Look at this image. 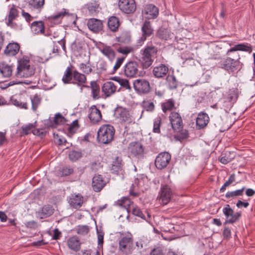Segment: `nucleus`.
I'll use <instances>...</instances> for the list:
<instances>
[{
  "mask_svg": "<svg viewBox=\"0 0 255 255\" xmlns=\"http://www.w3.org/2000/svg\"><path fill=\"white\" fill-rule=\"evenodd\" d=\"M62 80L65 84L72 83L80 87L81 92L83 88L89 87L85 85L87 83V77L85 74L80 73L76 70L72 71L70 67L66 68Z\"/></svg>",
  "mask_w": 255,
  "mask_h": 255,
  "instance_id": "obj_1",
  "label": "nucleus"
},
{
  "mask_svg": "<svg viewBox=\"0 0 255 255\" xmlns=\"http://www.w3.org/2000/svg\"><path fill=\"white\" fill-rule=\"evenodd\" d=\"M157 51V48L153 45L146 46L140 50L139 60L143 69H147L152 65Z\"/></svg>",
  "mask_w": 255,
  "mask_h": 255,
  "instance_id": "obj_2",
  "label": "nucleus"
},
{
  "mask_svg": "<svg viewBox=\"0 0 255 255\" xmlns=\"http://www.w3.org/2000/svg\"><path fill=\"white\" fill-rule=\"evenodd\" d=\"M115 129L111 125H104L98 131L97 138L99 142L104 144L110 143L114 139Z\"/></svg>",
  "mask_w": 255,
  "mask_h": 255,
  "instance_id": "obj_3",
  "label": "nucleus"
},
{
  "mask_svg": "<svg viewBox=\"0 0 255 255\" xmlns=\"http://www.w3.org/2000/svg\"><path fill=\"white\" fill-rule=\"evenodd\" d=\"M119 250L126 255L132 254L133 244L132 235L130 233L122 234L119 240Z\"/></svg>",
  "mask_w": 255,
  "mask_h": 255,
  "instance_id": "obj_4",
  "label": "nucleus"
},
{
  "mask_svg": "<svg viewBox=\"0 0 255 255\" xmlns=\"http://www.w3.org/2000/svg\"><path fill=\"white\" fill-rule=\"evenodd\" d=\"M16 76L20 77H29L33 75L35 70L33 66L29 64V60L27 57H23L18 62Z\"/></svg>",
  "mask_w": 255,
  "mask_h": 255,
  "instance_id": "obj_5",
  "label": "nucleus"
},
{
  "mask_svg": "<svg viewBox=\"0 0 255 255\" xmlns=\"http://www.w3.org/2000/svg\"><path fill=\"white\" fill-rule=\"evenodd\" d=\"M239 57V55H238ZM240 57L235 60L231 57H227L220 62V67L229 73H234L235 71L239 70L240 62Z\"/></svg>",
  "mask_w": 255,
  "mask_h": 255,
  "instance_id": "obj_6",
  "label": "nucleus"
},
{
  "mask_svg": "<svg viewBox=\"0 0 255 255\" xmlns=\"http://www.w3.org/2000/svg\"><path fill=\"white\" fill-rule=\"evenodd\" d=\"M139 65L134 61H128L124 66V74L128 78H135L140 76Z\"/></svg>",
  "mask_w": 255,
  "mask_h": 255,
  "instance_id": "obj_7",
  "label": "nucleus"
},
{
  "mask_svg": "<svg viewBox=\"0 0 255 255\" xmlns=\"http://www.w3.org/2000/svg\"><path fill=\"white\" fill-rule=\"evenodd\" d=\"M134 90L138 94H146L150 91V86L148 80L145 79H137L133 82Z\"/></svg>",
  "mask_w": 255,
  "mask_h": 255,
  "instance_id": "obj_8",
  "label": "nucleus"
},
{
  "mask_svg": "<svg viewBox=\"0 0 255 255\" xmlns=\"http://www.w3.org/2000/svg\"><path fill=\"white\" fill-rule=\"evenodd\" d=\"M141 36L137 42L138 46H141L146 40L147 37L151 36L154 33V29L150 21L145 20L143 22L141 27Z\"/></svg>",
  "mask_w": 255,
  "mask_h": 255,
  "instance_id": "obj_9",
  "label": "nucleus"
},
{
  "mask_svg": "<svg viewBox=\"0 0 255 255\" xmlns=\"http://www.w3.org/2000/svg\"><path fill=\"white\" fill-rule=\"evenodd\" d=\"M223 212L226 218L224 225L233 224L238 221L241 216V212L235 213L234 210L230 207L229 204L226 205L223 208Z\"/></svg>",
  "mask_w": 255,
  "mask_h": 255,
  "instance_id": "obj_10",
  "label": "nucleus"
},
{
  "mask_svg": "<svg viewBox=\"0 0 255 255\" xmlns=\"http://www.w3.org/2000/svg\"><path fill=\"white\" fill-rule=\"evenodd\" d=\"M118 5L120 9L127 14L133 13L136 9L134 0H119Z\"/></svg>",
  "mask_w": 255,
  "mask_h": 255,
  "instance_id": "obj_11",
  "label": "nucleus"
},
{
  "mask_svg": "<svg viewBox=\"0 0 255 255\" xmlns=\"http://www.w3.org/2000/svg\"><path fill=\"white\" fill-rule=\"evenodd\" d=\"M114 116L120 123H130L132 122L131 116L128 111L122 107H117L115 109Z\"/></svg>",
  "mask_w": 255,
  "mask_h": 255,
  "instance_id": "obj_12",
  "label": "nucleus"
},
{
  "mask_svg": "<svg viewBox=\"0 0 255 255\" xmlns=\"http://www.w3.org/2000/svg\"><path fill=\"white\" fill-rule=\"evenodd\" d=\"M171 160V155L167 152H162L158 154L155 160V165L157 169L165 168Z\"/></svg>",
  "mask_w": 255,
  "mask_h": 255,
  "instance_id": "obj_13",
  "label": "nucleus"
},
{
  "mask_svg": "<svg viewBox=\"0 0 255 255\" xmlns=\"http://www.w3.org/2000/svg\"><path fill=\"white\" fill-rule=\"evenodd\" d=\"M18 9L15 5H13L9 9L7 16L5 18V23L8 26L13 29L19 28V25L14 21L18 16Z\"/></svg>",
  "mask_w": 255,
  "mask_h": 255,
  "instance_id": "obj_14",
  "label": "nucleus"
},
{
  "mask_svg": "<svg viewBox=\"0 0 255 255\" xmlns=\"http://www.w3.org/2000/svg\"><path fill=\"white\" fill-rule=\"evenodd\" d=\"M172 195V190L168 185H162L159 192V201L163 205H166L170 201Z\"/></svg>",
  "mask_w": 255,
  "mask_h": 255,
  "instance_id": "obj_15",
  "label": "nucleus"
},
{
  "mask_svg": "<svg viewBox=\"0 0 255 255\" xmlns=\"http://www.w3.org/2000/svg\"><path fill=\"white\" fill-rule=\"evenodd\" d=\"M11 102L13 105L21 109H27L29 96L27 94H21L18 97H12Z\"/></svg>",
  "mask_w": 255,
  "mask_h": 255,
  "instance_id": "obj_16",
  "label": "nucleus"
},
{
  "mask_svg": "<svg viewBox=\"0 0 255 255\" xmlns=\"http://www.w3.org/2000/svg\"><path fill=\"white\" fill-rule=\"evenodd\" d=\"M169 119L173 129L176 132L181 131L183 128V122L180 115L178 113L172 112Z\"/></svg>",
  "mask_w": 255,
  "mask_h": 255,
  "instance_id": "obj_17",
  "label": "nucleus"
},
{
  "mask_svg": "<svg viewBox=\"0 0 255 255\" xmlns=\"http://www.w3.org/2000/svg\"><path fill=\"white\" fill-rule=\"evenodd\" d=\"M120 88L118 89V85L112 81H107L104 83L102 87V91L106 97H109L114 95L117 91H119Z\"/></svg>",
  "mask_w": 255,
  "mask_h": 255,
  "instance_id": "obj_18",
  "label": "nucleus"
},
{
  "mask_svg": "<svg viewBox=\"0 0 255 255\" xmlns=\"http://www.w3.org/2000/svg\"><path fill=\"white\" fill-rule=\"evenodd\" d=\"M128 150L131 155L136 157H142L144 154V148L139 142H132L129 144Z\"/></svg>",
  "mask_w": 255,
  "mask_h": 255,
  "instance_id": "obj_19",
  "label": "nucleus"
},
{
  "mask_svg": "<svg viewBox=\"0 0 255 255\" xmlns=\"http://www.w3.org/2000/svg\"><path fill=\"white\" fill-rule=\"evenodd\" d=\"M87 25L89 29L95 33L99 32L103 28L102 21L97 18L89 19L87 22Z\"/></svg>",
  "mask_w": 255,
  "mask_h": 255,
  "instance_id": "obj_20",
  "label": "nucleus"
},
{
  "mask_svg": "<svg viewBox=\"0 0 255 255\" xmlns=\"http://www.w3.org/2000/svg\"><path fill=\"white\" fill-rule=\"evenodd\" d=\"M106 182L101 175H95L92 179V186L95 192L100 191L106 185Z\"/></svg>",
  "mask_w": 255,
  "mask_h": 255,
  "instance_id": "obj_21",
  "label": "nucleus"
},
{
  "mask_svg": "<svg viewBox=\"0 0 255 255\" xmlns=\"http://www.w3.org/2000/svg\"><path fill=\"white\" fill-rule=\"evenodd\" d=\"M143 12L147 19H154L158 14V9L154 5L149 4L145 5Z\"/></svg>",
  "mask_w": 255,
  "mask_h": 255,
  "instance_id": "obj_22",
  "label": "nucleus"
},
{
  "mask_svg": "<svg viewBox=\"0 0 255 255\" xmlns=\"http://www.w3.org/2000/svg\"><path fill=\"white\" fill-rule=\"evenodd\" d=\"M81 245L80 239L76 236H73L67 239V246L70 250L74 252H77L80 250Z\"/></svg>",
  "mask_w": 255,
  "mask_h": 255,
  "instance_id": "obj_23",
  "label": "nucleus"
},
{
  "mask_svg": "<svg viewBox=\"0 0 255 255\" xmlns=\"http://www.w3.org/2000/svg\"><path fill=\"white\" fill-rule=\"evenodd\" d=\"M88 117L91 122L96 124L100 122L102 119L101 111L97 108L96 106H93L89 110Z\"/></svg>",
  "mask_w": 255,
  "mask_h": 255,
  "instance_id": "obj_24",
  "label": "nucleus"
},
{
  "mask_svg": "<svg viewBox=\"0 0 255 255\" xmlns=\"http://www.w3.org/2000/svg\"><path fill=\"white\" fill-rule=\"evenodd\" d=\"M20 49V45L16 42L9 43L4 50V54L7 56L16 55Z\"/></svg>",
  "mask_w": 255,
  "mask_h": 255,
  "instance_id": "obj_25",
  "label": "nucleus"
},
{
  "mask_svg": "<svg viewBox=\"0 0 255 255\" xmlns=\"http://www.w3.org/2000/svg\"><path fill=\"white\" fill-rule=\"evenodd\" d=\"M168 72V67L162 64L154 67L152 70L153 75L158 78L164 77L166 75Z\"/></svg>",
  "mask_w": 255,
  "mask_h": 255,
  "instance_id": "obj_26",
  "label": "nucleus"
},
{
  "mask_svg": "<svg viewBox=\"0 0 255 255\" xmlns=\"http://www.w3.org/2000/svg\"><path fill=\"white\" fill-rule=\"evenodd\" d=\"M69 203L71 206L74 208L78 209L80 208L83 203V196L78 194H72L70 197Z\"/></svg>",
  "mask_w": 255,
  "mask_h": 255,
  "instance_id": "obj_27",
  "label": "nucleus"
},
{
  "mask_svg": "<svg viewBox=\"0 0 255 255\" xmlns=\"http://www.w3.org/2000/svg\"><path fill=\"white\" fill-rule=\"evenodd\" d=\"M209 117L208 115L205 113H200L198 114L196 119V125L199 128H204L208 124Z\"/></svg>",
  "mask_w": 255,
  "mask_h": 255,
  "instance_id": "obj_28",
  "label": "nucleus"
},
{
  "mask_svg": "<svg viewBox=\"0 0 255 255\" xmlns=\"http://www.w3.org/2000/svg\"><path fill=\"white\" fill-rule=\"evenodd\" d=\"M236 51H243L251 52L252 51V48L250 44H248L247 43H242L237 44L227 51V55H229L230 53Z\"/></svg>",
  "mask_w": 255,
  "mask_h": 255,
  "instance_id": "obj_29",
  "label": "nucleus"
},
{
  "mask_svg": "<svg viewBox=\"0 0 255 255\" xmlns=\"http://www.w3.org/2000/svg\"><path fill=\"white\" fill-rule=\"evenodd\" d=\"M31 29L34 34H44L45 26L42 21H34L31 23Z\"/></svg>",
  "mask_w": 255,
  "mask_h": 255,
  "instance_id": "obj_30",
  "label": "nucleus"
},
{
  "mask_svg": "<svg viewBox=\"0 0 255 255\" xmlns=\"http://www.w3.org/2000/svg\"><path fill=\"white\" fill-rule=\"evenodd\" d=\"M119 19L115 16H111L108 21V26L109 29L114 32L117 31L120 26Z\"/></svg>",
  "mask_w": 255,
  "mask_h": 255,
  "instance_id": "obj_31",
  "label": "nucleus"
},
{
  "mask_svg": "<svg viewBox=\"0 0 255 255\" xmlns=\"http://www.w3.org/2000/svg\"><path fill=\"white\" fill-rule=\"evenodd\" d=\"M0 73L4 77H9L12 74L10 66L4 62H0Z\"/></svg>",
  "mask_w": 255,
  "mask_h": 255,
  "instance_id": "obj_32",
  "label": "nucleus"
},
{
  "mask_svg": "<svg viewBox=\"0 0 255 255\" xmlns=\"http://www.w3.org/2000/svg\"><path fill=\"white\" fill-rule=\"evenodd\" d=\"M45 0H29L28 5L29 7L40 11L43 8Z\"/></svg>",
  "mask_w": 255,
  "mask_h": 255,
  "instance_id": "obj_33",
  "label": "nucleus"
},
{
  "mask_svg": "<svg viewBox=\"0 0 255 255\" xmlns=\"http://www.w3.org/2000/svg\"><path fill=\"white\" fill-rule=\"evenodd\" d=\"M122 160L120 157H116L113 161L111 170L113 173L117 174L120 171L122 170Z\"/></svg>",
  "mask_w": 255,
  "mask_h": 255,
  "instance_id": "obj_34",
  "label": "nucleus"
},
{
  "mask_svg": "<svg viewBox=\"0 0 255 255\" xmlns=\"http://www.w3.org/2000/svg\"><path fill=\"white\" fill-rule=\"evenodd\" d=\"M101 52L110 61H113L115 58L116 53L114 50L110 46H105L101 49Z\"/></svg>",
  "mask_w": 255,
  "mask_h": 255,
  "instance_id": "obj_35",
  "label": "nucleus"
},
{
  "mask_svg": "<svg viewBox=\"0 0 255 255\" xmlns=\"http://www.w3.org/2000/svg\"><path fill=\"white\" fill-rule=\"evenodd\" d=\"M42 98L40 95L36 94L32 97H29V101L31 102V109L34 112H36L38 107L41 103Z\"/></svg>",
  "mask_w": 255,
  "mask_h": 255,
  "instance_id": "obj_36",
  "label": "nucleus"
},
{
  "mask_svg": "<svg viewBox=\"0 0 255 255\" xmlns=\"http://www.w3.org/2000/svg\"><path fill=\"white\" fill-rule=\"evenodd\" d=\"M117 204L126 209L128 212L130 209L132 205H133V202L127 197H124L119 200Z\"/></svg>",
  "mask_w": 255,
  "mask_h": 255,
  "instance_id": "obj_37",
  "label": "nucleus"
},
{
  "mask_svg": "<svg viewBox=\"0 0 255 255\" xmlns=\"http://www.w3.org/2000/svg\"><path fill=\"white\" fill-rule=\"evenodd\" d=\"M86 7L91 14H95L99 11V3L97 1H93L88 3Z\"/></svg>",
  "mask_w": 255,
  "mask_h": 255,
  "instance_id": "obj_38",
  "label": "nucleus"
},
{
  "mask_svg": "<svg viewBox=\"0 0 255 255\" xmlns=\"http://www.w3.org/2000/svg\"><path fill=\"white\" fill-rule=\"evenodd\" d=\"M69 13L68 10L66 9H63L61 11L59 12L54 15L49 17V18L56 23H59L64 16L69 15Z\"/></svg>",
  "mask_w": 255,
  "mask_h": 255,
  "instance_id": "obj_39",
  "label": "nucleus"
},
{
  "mask_svg": "<svg viewBox=\"0 0 255 255\" xmlns=\"http://www.w3.org/2000/svg\"><path fill=\"white\" fill-rule=\"evenodd\" d=\"M66 122L64 117L60 113L55 115L53 121L51 122L50 126L52 127H56L58 125L64 124Z\"/></svg>",
  "mask_w": 255,
  "mask_h": 255,
  "instance_id": "obj_40",
  "label": "nucleus"
},
{
  "mask_svg": "<svg viewBox=\"0 0 255 255\" xmlns=\"http://www.w3.org/2000/svg\"><path fill=\"white\" fill-rule=\"evenodd\" d=\"M170 35L169 30L163 27H160L156 32V36L160 39L167 40Z\"/></svg>",
  "mask_w": 255,
  "mask_h": 255,
  "instance_id": "obj_41",
  "label": "nucleus"
},
{
  "mask_svg": "<svg viewBox=\"0 0 255 255\" xmlns=\"http://www.w3.org/2000/svg\"><path fill=\"white\" fill-rule=\"evenodd\" d=\"M161 108L163 112L171 111L175 108V101L173 99H169L162 103Z\"/></svg>",
  "mask_w": 255,
  "mask_h": 255,
  "instance_id": "obj_42",
  "label": "nucleus"
},
{
  "mask_svg": "<svg viewBox=\"0 0 255 255\" xmlns=\"http://www.w3.org/2000/svg\"><path fill=\"white\" fill-rule=\"evenodd\" d=\"M90 87L92 90V97L94 99L100 98V87L96 81H91Z\"/></svg>",
  "mask_w": 255,
  "mask_h": 255,
  "instance_id": "obj_43",
  "label": "nucleus"
},
{
  "mask_svg": "<svg viewBox=\"0 0 255 255\" xmlns=\"http://www.w3.org/2000/svg\"><path fill=\"white\" fill-rule=\"evenodd\" d=\"M61 48H62L64 51L66 50L65 41L63 39H61L57 41V43L54 44L52 52L58 54L60 51Z\"/></svg>",
  "mask_w": 255,
  "mask_h": 255,
  "instance_id": "obj_44",
  "label": "nucleus"
},
{
  "mask_svg": "<svg viewBox=\"0 0 255 255\" xmlns=\"http://www.w3.org/2000/svg\"><path fill=\"white\" fill-rule=\"evenodd\" d=\"M245 187H243L242 189H238L233 191L228 192L225 195L226 198H234L236 197L241 196L243 195V192L245 190Z\"/></svg>",
  "mask_w": 255,
  "mask_h": 255,
  "instance_id": "obj_45",
  "label": "nucleus"
},
{
  "mask_svg": "<svg viewBox=\"0 0 255 255\" xmlns=\"http://www.w3.org/2000/svg\"><path fill=\"white\" fill-rule=\"evenodd\" d=\"M79 68L84 74H89L93 72V69L90 64L89 60L87 63H80L79 65Z\"/></svg>",
  "mask_w": 255,
  "mask_h": 255,
  "instance_id": "obj_46",
  "label": "nucleus"
},
{
  "mask_svg": "<svg viewBox=\"0 0 255 255\" xmlns=\"http://www.w3.org/2000/svg\"><path fill=\"white\" fill-rule=\"evenodd\" d=\"M131 212V213L134 216L140 217L141 219L146 220V218L144 214H143L141 210H140V209L136 205H132L131 208L128 211V212Z\"/></svg>",
  "mask_w": 255,
  "mask_h": 255,
  "instance_id": "obj_47",
  "label": "nucleus"
},
{
  "mask_svg": "<svg viewBox=\"0 0 255 255\" xmlns=\"http://www.w3.org/2000/svg\"><path fill=\"white\" fill-rule=\"evenodd\" d=\"M225 98V99L231 101L232 103L235 104L238 98L237 91L234 89L230 90Z\"/></svg>",
  "mask_w": 255,
  "mask_h": 255,
  "instance_id": "obj_48",
  "label": "nucleus"
},
{
  "mask_svg": "<svg viewBox=\"0 0 255 255\" xmlns=\"http://www.w3.org/2000/svg\"><path fill=\"white\" fill-rule=\"evenodd\" d=\"M22 130L20 132L21 135H27L32 132L34 134V130L35 128L34 125L32 124H29L27 125H25L22 127Z\"/></svg>",
  "mask_w": 255,
  "mask_h": 255,
  "instance_id": "obj_49",
  "label": "nucleus"
},
{
  "mask_svg": "<svg viewBox=\"0 0 255 255\" xmlns=\"http://www.w3.org/2000/svg\"><path fill=\"white\" fill-rule=\"evenodd\" d=\"M114 80L116 81L121 85V87L128 90H131V87L128 80L126 79L121 78L120 77H115Z\"/></svg>",
  "mask_w": 255,
  "mask_h": 255,
  "instance_id": "obj_50",
  "label": "nucleus"
},
{
  "mask_svg": "<svg viewBox=\"0 0 255 255\" xmlns=\"http://www.w3.org/2000/svg\"><path fill=\"white\" fill-rule=\"evenodd\" d=\"M54 209L50 205L44 206L41 210V215L44 217H47L51 216L54 213Z\"/></svg>",
  "mask_w": 255,
  "mask_h": 255,
  "instance_id": "obj_51",
  "label": "nucleus"
},
{
  "mask_svg": "<svg viewBox=\"0 0 255 255\" xmlns=\"http://www.w3.org/2000/svg\"><path fill=\"white\" fill-rule=\"evenodd\" d=\"M166 80L168 83L170 89H175L177 86V82L174 76L168 75L166 77Z\"/></svg>",
  "mask_w": 255,
  "mask_h": 255,
  "instance_id": "obj_52",
  "label": "nucleus"
},
{
  "mask_svg": "<svg viewBox=\"0 0 255 255\" xmlns=\"http://www.w3.org/2000/svg\"><path fill=\"white\" fill-rule=\"evenodd\" d=\"M235 181V174H232L229 179L224 184V185L221 187V188L220 189V192L222 193L224 192L226 189V188L228 186H229L232 183Z\"/></svg>",
  "mask_w": 255,
  "mask_h": 255,
  "instance_id": "obj_53",
  "label": "nucleus"
},
{
  "mask_svg": "<svg viewBox=\"0 0 255 255\" xmlns=\"http://www.w3.org/2000/svg\"><path fill=\"white\" fill-rule=\"evenodd\" d=\"M161 123V119L160 117H156L153 123V131L154 133H159L160 132V127Z\"/></svg>",
  "mask_w": 255,
  "mask_h": 255,
  "instance_id": "obj_54",
  "label": "nucleus"
},
{
  "mask_svg": "<svg viewBox=\"0 0 255 255\" xmlns=\"http://www.w3.org/2000/svg\"><path fill=\"white\" fill-rule=\"evenodd\" d=\"M125 59V57H119L117 59L115 64L114 66V68L111 72L112 74H114L116 72V71L120 68V67L122 65Z\"/></svg>",
  "mask_w": 255,
  "mask_h": 255,
  "instance_id": "obj_55",
  "label": "nucleus"
},
{
  "mask_svg": "<svg viewBox=\"0 0 255 255\" xmlns=\"http://www.w3.org/2000/svg\"><path fill=\"white\" fill-rule=\"evenodd\" d=\"M142 107L144 109L148 112H152L154 110V104L153 102L147 101L142 102Z\"/></svg>",
  "mask_w": 255,
  "mask_h": 255,
  "instance_id": "obj_56",
  "label": "nucleus"
},
{
  "mask_svg": "<svg viewBox=\"0 0 255 255\" xmlns=\"http://www.w3.org/2000/svg\"><path fill=\"white\" fill-rule=\"evenodd\" d=\"M82 156L81 152L75 150L71 151L69 154V159L72 161L79 159Z\"/></svg>",
  "mask_w": 255,
  "mask_h": 255,
  "instance_id": "obj_57",
  "label": "nucleus"
},
{
  "mask_svg": "<svg viewBox=\"0 0 255 255\" xmlns=\"http://www.w3.org/2000/svg\"><path fill=\"white\" fill-rule=\"evenodd\" d=\"M76 232L78 234L85 235L89 233V228L86 225L79 226L76 229Z\"/></svg>",
  "mask_w": 255,
  "mask_h": 255,
  "instance_id": "obj_58",
  "label": "nucleus"
},
{
  "mask_svg": "<svg viewBox=\"0 0 255 255\" xmlns=\"http://www.w3.org/2000/svg\"><path fill=\"white\" fill-rule=\"evenodd\" d=\"M132 51L133 48L128 46H121L117 49V51L119 53H122L126 55L132 52Z\"/></svg>",
  "mask_w": 255,
  "mask_h": 255,
  "instance_id": "obj_59",
  "label": "nucleus"
},
{
  "mask_svg": "<svg viewBox=\"0 0 255 255\" xmlns=\"http://www.w3.org/2000/svg\"><path fill=\"white\" fill-rule=\"evenodd\" d=\"M234 104V103H232L231 101L225 99V98H224L223 107L226 111L230 110Z\"/></svg>",
  "mask_w": 255,
  "mask_h": 255,
  "instance_id": "obj_60",
  "label": "nucleus"
},
{
  "mask_svg": "<svg viewBox=\"0 0 255 255\" xmlns=\"http://www.w3.org/2000/svg\"><path fill=\"white\" fill-rule=\"evenodd\" d=\"M108 69V66L106 61H102L99 62L98 66V70H99L100 72H106L107 71Z\"/></svg>",
  "mask_w": 255,
  "mask_h": 255,
  "instance_id": "obj_61",
  "label": "nucleus"
},
{
  "mask_svg": "<svg viewBox=\"0 0 255 255\" xmlns=\"http://www.w3.org/2000/svg\"><path fill=\"white\" fill-rule=\"evenodd\" d=\"M229 154H230V153H226L225 154L224 156H222L219 159L220 161L222 163L224 164H226L228 163L231 162L232 161V160L234 158V157H229V156L228 155Z\"/></svg>",
  "mask_w": 255,
  "mask_h": 255,
  "instance_id": "obj_62",
  "label": "nucleus"
},
{
  "mask_svg": "<svg viewBox=\"0 0 255 255\" xmlns=\"http://www.w3.org/2000/svg\"><path fill=\"white\" fill-rule=\"evenodd\" d=\"M78 128V121L77 120L74 121L71 125H70L68 128V131L70 133H74L76 131V130Z\"/></svg>",
  "mask_w": 255,
  "mask_h": 255,
  "instance_id": "obj_63",
  "label": "nucleus"
},
{
  "mask_svg": "<svg viewBox=\"0 0 255 255\" xmlns=\"http://www.w3.org/2000/svg\"><path fill=\"white\" fill-rule=\"evenodd\" d=\"M150 255H164V253L162 250L158 247L153 249L151 251Z\"/></svg>",
  "mask_w": 255,
  "mask_h": 255,
  "instance_id": "obj_64",
  "label": "nucleus"
}]
</instances>
